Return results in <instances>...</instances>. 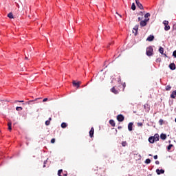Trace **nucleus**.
<instances>
[{
	"mask_svg": "<svg viewBox=\"0 0 176 176\" xmlns=\"http://www.w3.org/2000/svg\"><path fill=\"white\" fill-rule=\"evenodd\" d=\"M8 130L10 131H12V122L11 121L8 122Z\"/></svg>",
	"mask_w": 176,
	"mask_h": 176,
	"instance_id": "obj_14",
	"label": "nucleus"
},
{
	"mask_svg": "<svg viewBox=\"0 0 176 176\" xmlns=\"http://www.w3.org/2000/svg\"><path fill=\"white\" fill-rule=\"evenodd\" d=\"M138 126L140 127L142 126V122H138Z\"/></svg>",
	"mask_w": 176,
	"mask_h": 176,
	"instance_id": "obj_35",
	"label": "nucleus"
},
{
	"mask_svg": "<svg viewBox=\"0 0 176 176\" xmlns=\"http://www.w3.org/2000/svg\"><path fill=\"white\" fill-rule=\"evenodd\" d=\"M166 90H167L168 91L171 90V86L167 85L166 87Z\"/></svg>",
	"mask_w": 176,
	"mask_h": 176,
	"instance_id": "obj_25",
	"label": "nucleus"
},
{
	"mask_svg": "<svg viewBox=\"0 0 176 176\" xmlns=\"http://www.w3.org/2000/svg\"><path fill=\"white\" fill-rule=\"evenodd\" d=\"M61 173H63V169H60L58 171V175L61 176Z\"/></svg>",
	"mask_w": 176,
	"mask_h": 176,
	"instance_id": "obj_28",
	"label": "nucleus"
},
{
	"mask_svg": "<svg viewBox=\"0 0 176 176\" xmlns=\"http://www.w3.org/2000/svg\"><path fill=\"white\" fill-rule=\"evenodd\" d=\"M159 123L162 126V124H163V120H160Z\"/></svg>",
	"mask_w": 176,
	"mask_h": 176,
	"instance_id": "obj_34",
	"label": "nucleus"
},
{
	"mask_svg": "<svg viewBox=\"0 0 176 176\" xmlns=\"http://www.w3.org/2000/svg\"><path fill=\"white\" fill-rule=\"evenodd\" d=\"M122 127L119 126L118 129H121Z\"/></svg>",
	"mask_w": 176,
	"mask_h": 176,
	"instance_id": "obj_49",
	"label": "nucleus"
},
{
	"mask_svg": "<svg viewBox=\"0 0 176 176\" xmlns=\"http://www.w3.org/2000/svg\"><path fill=\"white\" fill-rule=\"evenodd\" d=\"M138 25H135V27L133 28V33L136 36L137 34H138Z\"/></svg>",
	"mask_w": 176,
	"mask_h": 176,
	"instance_id": "obj_5",
	"label": "nucleus"
},
{
	"mask_svg": "<svg viewBox=\"0 0 176 176\" xmlns=\"http://www.w3.org/2000/svg\"><path fill=\"white\" fill-rule=\"evenodd\" d=\"M116 14H118V12H116Z\"/></svg>",
	"mask_w": 176,
	"mask_h": 176,
	"instance_id": "obj_55",
	"label": "nucleus"
},
{
	"mask_svg": "<svg viewBox=\"0 0 176 176\" xmlns=\"http://www.w3.org/2000/svg\"><path fill=\"white\" fill-rule=\"evenodd\" d=\"M109 123L110 124H111V126H115V121H113V120H110Z\"/></svg>",
	"mask_w": 176,
	"mask_h": 176,
	"instance_id": "obj_20",
	"label": "nucleus"
},
{
	"mask_svg": "<svg viewBox=\"0 0 176 176\" xmlns=\"http://www.w3.org/2000/svg\"><path fill=\"white\" fill-rule=\"evenodd\" d=\"M64 176H67V174H65Z\"/></svg>",
	"mask_w": 176,
	"mask_h": 176,
	"instance_id": "obj_50",
	"label": "nucleus"
},
{
	"mask_svg": "<svg viewBox=\"0 0 176 176\" xmlns=\"http://www.w3.org/2000/svg\"><path fill=\"white\" fill-rule=\"evenodd\" d=\"M94 135V128L92 127L89 131V137H91V138H93Z\"/></svg>",
	"mask_w": 176,
	"mask_h": 176,
	"instance_id": "obj_8",
	"label": "nucleus"
},
{
	"mask_svg": "<svg viewBox=\"0 0 176 176\" xmlns=\"http://www.w3.org/2000/svg\"><path fill=\"white\" fill-rule=\"evenodd\" d=\"M131 9L132 10H135V4L134 3H132Z\"/></svg>",
	"mask_w": 176,
	"mask_h": 176,
	"instance_id": "obj_24",
	"label": "nucleus"
},
{
	"mask_svg": "<svg viewBox=\"0 0 176 176\" xmlns=\"http://www.w3.org/2000/svg\"><path fill=\"white\" fill-rule=\"evenodd\" d=\"M164 56H166V54H163Z\"/></svg>",
	"mask_w": 176,
	"mask_h": 176,
	"instance_id": "obj_51",
	"label": "nucleus"
},
{
	"mask_svg": "<svg viewBox=\"0 0 176 176\" xmlns=\"http://www.w3.org/2000/svg\"><path fill=\"white\" fill-rule=\"evenodd\" d=\"M73 86H76L78 89H79V87L80 86V82H75V80H73Z\"/></svg>",
	"mask_w": 176,
	"mask_h": 176,
	"instance_id": "obj_9",
	"label": "nucleus"
},
{
	"mask_svg": "<svg viewBox=\"0 0 176 176\" xmlns=\"http://www.w3.org/2000/svg\"><path fill=\"white\" fill-rule=\"evenodd\" d=\"M18 7L20 8V6L18 5Z\"/></svg>",
	"mask_w": 176,
	"mask_h": 176,
	"instance_id": "obj_53",
	"label": "nucleus"
},
{
	"mask_svg": "<svg viewBox=\"0 0 176 176\" xmlns=\"http://www.w3.org/2000/svg\"><path fill=\"white\" fill-rule=\"evenodd\" d=\"M169 68L170 69H171L172 71H174V69H175V64L174 63H170L169 65Z\"/></svg>",
	"mask_w": 176,
	"mask_h": 176,
	"instance_id": "obj_12",
	"label": "nucleus"
},
{
	"mask_svg": "<svg viewBox=\"0 0 176 176\" xmlns=\"http://www.w3.org/2000/svg\"><path fill=\"white\" fill-rule=\"evenodd\" d=\"M122 146H126V145H127V142H122Z\"/></svg>",
	"mask_w": 176,
	"mask_h": 176,
	"instance_id": "obj_31",
	"label": "nucleus"
},
{
	"mask_svg": "<svg viewBox=\"0 0 176 176\" xmlns=\"http://www.w3.org/2000/svg\"><path fill=\"white\" fill-rule=\"evenodd\" d=\"M145 163H146V164H149V163H151V159L148 158L146 160Z\"/></svg>",
	"mask_w": 176,
	"mask_h": 176,
	"instance_id": "obj_27",
	"label": "nucleus"
},
{
	"mask_svg": "<svg viewBox=\"0 0 176 176\" xmlns=\"http://www.w3.org/2000/svg\"><path fill=\"white\" fill-rule=\"evenodd\" d=\"M163 24H164V25H165V27H164L165 31L170 30V25H168V21H164Z\"/></svg>",
	"mask_w": 176,
	"mask_h": 176,
	"instance_id": "obj_2",
	"label": "nucleus"
},
{
	"mask_svg": "<svg viewBox=\"0 0 176 176\" xmlns=\"http://www.w3.org/2000/svg\"><path fill=\"white\" fill-rule=\"evenodd\" d=\"M173 28L176 30V23L173 25Z\"/></svg>",
	"mask_w": 176,
	"mask_h": 176,
	"instance_id": "obj_44",
	"label": "nucleus"
},
{
	"mask_svg": "<svg viewBox=\"0 0 176 176\" xmlns=\"http://www.w3.org/2000/svg\"><path fill=\"white\" fill-rule=\"evenodd\" d=\"M15 102H24V100H16Z\"/></svg>",
	"mask_w": 176,
	"mask_h": 176,
	"instance_id": "obj_37",
	"label": "nucleus"
},
{
	"mask_svg": "<svg viewBox=\"0 0 176 176\" xmlns=\"http://www.w3.org/2000/svg\"><path fill=\"white\" fill-rule=\"evenodd\" d=\"M164 56H166V54H163Z\"/></svg>",
	"mask_w": 176,
	"mask_h": 176,
	"instance_id": "obj_52",
	"label": "nucleus"
},
{
	"mask_svg": "<svg viewBox=\"0 0 176 176\" xmlns=\"http://www.w3.org/2000/svg\"><path fill=\"white\" fill-rule=\"evenodd\" d=\"M46 101H47V98H44V99L43 100V102H46Z\"/></svg>",
	"mask_w": 176,
	"mask_h": 176,
	"instance_id": "obj_39",
	"label": "nucleus"
},
{
	"mask_svg": "<svg viewBox=\"0 0 176 176\" xmlns=\"http://www.w3.org/2000/svg\"><path fill=\"white\" fill-rule=\"evenodd\" d=\"M156 173L158 175H160V174H164V170L163 169H157Z\"/></svg>",
	"mask_w": 176,
	"mask_h": 176,
	"instance_id": "obj_7",
	"label": "nucleus"
},
{
	"mask_svg": "<svg viewBox=\"0 0 176 176\" xmlns=\"http://www.w3.org/2000/svg\"><path fill=\"white\" fill-rule=\"evenodd\" d=\"M143 21H144V23H147L148 21H149V18H145L144 20H143Z\"/></svg>",
	"mask_w": 176,
	"mask_h": 176,
	"instance_id": "obj_30",
	"label": "nucleus"
},
{
	"mask_svg": "<svg viewBox=\"0 0 176 176\" xmlns=\"http://www.w3.org/2000/svg\"><path fill=\"white\" fill-rule=\"evenodd\" d=\"M46 163H47V160H46V161L44 162L43 167H46Z\"/></svg>",
	"mask_w": 176,
	"mask_h": 176,
	"instance_id": "obj_38",
	"label": "nucleus"
},
{
	"mask_svg": "<svg viewBox=\"0 0 176 176\" xmlns=\"http://www.w3.org/2000/svg\"><path fill=\"white\" fill-rule=\"evenodd\" d=\"M160 162L159 161H155V164H160Z\"/></svg>",
	"mask_w": 176,
	"mask_h": 176,
	"instance_id": "obj_41",
	"label": "nucleus"
},
{
	"mask_svg": "<svg viewBox=\"0 0 176 176\" xmlns=\"http://www.w3.org/2000/svg\"><path fill=\"white\" fill-rule=\"evenodd\" d=\"M56 142V139L53 138L51 140V143L54 144Z\"/></svg>",
	"mask_w": 176,
	"mask_h": 176,
	"instance_id": "obj_32",
	"label": "nucleus"
},
{
	"mask_svg": "<svg viewBox=\"0 0 176 176\" xmlns=\"http://www.w3.org/2000/svg\"><path fill=\"white\" fill-rule=\"evenodd\" d=\"M155 39V36L153 35H150L147 38L146 41L148 42H152Z\"/></svg>",
	"mask_w": 176,
	"mask_h": 176,
	"instance_id": "obj_6",
	"label": "nucleus"
},
{
	"mask_svg": "<svg viewBox=\"0 0 176 176\" xmlns=\"http://www.w3.org/2000/svg\"><path fill=\"white\" fill-rule=\"evenodd\" d=\"M0 101L2 102V101H3V100H2L0 99Z\"/></svg>",
	"mask_w": 176,
	"mask_h": 176,
	"instance_id": "obj_48",
	"label": "nucleus"
},
{
	"mask_svg": "<svg viewBox=\"0 0 176 176\" xmlns=\"http://www.w3.org/2000/svg\"><path fill=\"white\" fill-rule=\"evenodd\" d=\"M154 159L156 160L157 159V155H154Z\"/></svg>",
	"mask_w": 176,
	"mask_h": 176,
	"instance_id": "obj_42",
	"label": "nucleus"
},
{
	"mask_svg": "<svg viewBox=\"0 0 176 176\" xmlns=\"http://www.w3.org/2000/svg\"><path fill=\"white\" fill-rule=\"evenodd\" d=\"M148 142H149L150 144H153L155 142V138L150 137L148 138Z\"/></svg>",
	"mask_w": 176,
	"mask_h": 176,
	"instance_id": "obj_13",
	"label": "nucleus"
},
{
	"mask_svg": "<svg viewBox=\"0 0 176 176\" xmlns=\"http://www.w3.org/2000/svg\"><path fill=\"white\" fill-rule=\"evenodd\" d=\"M49 120H52V118H49Z\"/></svg>",
	"mask_w": 176,
	"mask_h": 176,
	"instance_id": "obj_47",
	"label": "nucleus"
},
{
	"mask_svg": "<svg viewBox=\"0 0 176 176\" xmlns=\"http://www.w3.org/2000/svg\"><path fill=\"white\" fill-rule=\"evenodd\" d=\"M123 87H126V83L123 84Z\"/></svg>",
	"mask_w": 176,
	"mask_h": 176,
	"instance_id": "obj_46",
	"label": "nucleus"
},
{
	"mask_svg": "<svg viewBox=\"0 0 176 176\" xmlns=\"http://www.w3.org/2000/svg\"><path fill=\"white\" fill-rule=\"evenodd\" d=\"M173 144H169L167 148L168 151H170V149H171V148H173Z\"/></svg>",
	"mask_w": 176,
	"mask_h": 176,
	"instance_id": "obj_29",
	"label": "nucleus"
},
{
	"mask_svg": "<svg viewBox=\"0 0 176 176\" xmlns=\"http://www.w3.org/2000/svg\"><path fill=\"white\" fill-rule=\"evenodd\" d=\"M45 124H46V126H49V124H50V121L47 120V121L45 122Z\"/></svg>",
	"mask_w": 176,
	"mask_h": 176,
	"instance_id": "obj_33",
	"label": "nucleus"
},
{
	"mask_svg": "<svg viewBox=\"0 0 176 176\" xmlns=\"http://www.w3.org/2000/svg\"><path fill=\"white\" fill-rule=\"evenodd\" d=\"M33 101L34 100H30V101L28 102V104H31V102H33Z\"/></svg>",
	"mask_w": 176,
	"mask_h": 176,
	"instance_id": "obj_40",
	"label": "nucleus"
},
{
	"mask_svg": "<svg viewBox=\"0 0 176 176\" xmlns=\"http://www.w3.org/2000/svg\"><path fill=\"white\" fill-rule=\"evenodd\" d=\"M160 138L161 140H166V138H167V135L164 133H162L160 135Z\"/></svg>",
	"mask_w": 176,
	"mask_h": 176,
	"instance_id": "obj_16",
	"label": "nucleus"
},
{
	"mask_svg": "<svg viewBox=\"0 0 176 176\" xmlns=\"http://www.w3.org/2000/svg\"><path fill=\"white\" fill-rule=\"evenodd\" d=\"M147 23H146L145 21H141L140 23V27H145Z\"/></svg>",
	"mask_w": 176,
	"mask_h": 176,
	"instance_id": "obj_15",
	"label": "nucleus"
},
{
	"mask_svg": "<svg viewBox=\"0 0 176 176\" xmlns=\"http://www.w3.org/2000/svg\"><path fill=\"white\" fill-rule=\"evenodd\" d=\"M148 17H151V14L149 12H147L145 15H144V19H148Z\"/></svg>",
	"mask_w": 176,
	"mask_h": 176,
	"instance_id": "obj_22",
	"label": "nucleus"
},
{
	"mask_svg": "<svg viewBox=\"0 0 176 176\" xmlns=\"http://www.w3.org/2000/svg\"><path fill=\"white\" fill-rule=\"evenodd\" d=\"M61 127H62V129H65V127H67V123L63 122L61 124Z\"/></svg>",
	"mask_w": 176,
	"mask_h": 176,
	"instance_id": "obj_21",
	"label": "nucleus"
},
{
	"mask_svg": "<svg viewBox=\"0 0 176 176\" xmlns=\"http://www.w3.org/2000/svg\"><path fill=\"white\" fill-rule=\"evenodd\" d=\"M116 14H118V12H116Z\"/></svg>",
	"mask_w": 176,
	"mask_h": 176,
	"instance_id": "obj_54",
	"label": "nucleus"
},
{
	"mask_svg": "<svg viewBox=\"0 0 176 176\" xmlns=\"http://www.w3.org/2000/svg\"><path fill=\"white\" fill-rule=\"evenodd\" d=\"M128 130L129 131H133V122H130L128 124Z\"/></svg>",
	"mask_w": 176,
	"mask_h": 176,
	"instance_id": "obj_11",
	"label": "nucleus"
},
{
	"mask_svg": "<svg viewBox=\"0 0 176 176\" xmlns=\"http://www.w3.org/2000/svg\"><path fill=\"white\" fill-rule=\"evenodd\" d=\"M153 138H154V141H159V134L156 133Z\"/></svg>",
	"mask_w": 176,
	"mask_h": 176,
	"instance_id": "obj_17",
	"label": "nucleus"
},
{
	"mask_svg": "<svg viewBox=\"0 0 176 176\" xmlns=\"http://www.w3.org/2000/svg\"><path fill=\"white\" fill-rule=\"evenodd\" d=\"M159 52H160V53H161V54H163V53L164 52V48L160 47L159 49Z\"/></svg>",
	"mask_w": 176,
	"mask_h": 176,
	"instance_id": "obj_19",
	"label": "nucleus"
},
{
	"mask_svg": "<svg viewBox=\"0 0 176 176\" xmlns=\"http://www.w3.org/2000/svg\"><path fill=\"white\" fill-rule=\"evenodd\" d=\"M8 17H9V19H13V14L12 12H10L8 14Z\"/></svg>",
	"mask_w": 176,
	"mask_h": 176,
	"instance_id": "obj_23",
	"label": "nucleus"
},
{
	"mask_svg": "<svg viewBox=\"0 0 176 176\" xmlns=\"http://www.w3.org/2000/svg\"><path fill=\"white\" fill-rule=\"evenodd\" d=\"M175 96H176V91H173L172 92V94L170 95V98H175Z\"/></svg>",
	"mask_w": 176,
	"mask_h": 176,
	"instance_id": "obj_18",
	"label": "nucleus"
},
{
	"mask_svg": "<svg viewBox=\"0 0 176 176\" xmlns=\"http://www.w3.org/2000/svg\"><path fill=\"white\" fill-rule=\"evenodd\" d=\"M16 111H22L23 110V107H16Z\"/></svg>",
	"mask_w": 176,
	"mask_h": 176,
	"instance_id": "obj_26",
	"label": "nucleus"
},
{
	"mask_svg": "<svg viewBox=\"0 0 176 176\" xmlns=\"http://www.w3.org/2000/svg\"><path fill=\"white\" fill-rule=\"evenodd\" d=\"M25 60H28V58L27 57L26 55H25Z\"/></svg>",
	"mask_w": 176,
	"mask_h": 176,
	"instance_id": "obj_45",
	"label": "nucleus"
},
{
	"mask_svg": "<svg viewBox=\"0 0 176 176\" xmlns=\"http://www.w3.org/2000/svg\"><path fill=\"white\" fill-rule=\"evenodd\" d=\"M136 5L139 8H140L141 10H144V6H142V4L140 3L139 0H135Z\"/></svg>",
	"mask_w": 176,
	"mask_h": 176,
	"instance_id": "obj_3",
	"label": "nucleus"
},
{
	"mask_svg": "<svg viewBox=\"0 0 176 176\" xmlns=\"http://www.w3.org/2000/svg\"><path fill=\"white\" fill-rule=\"evenodd\" d=\"M173 56H175L176 58V50L173 52Z\"/></svg>",
	"mask_w": 176,
	"mask_h": 176,
	"instance_id": "obj_36",
	"label": "nucleus"
},
{
	"mask_svg": "<svg viewBox=\"0 0 176 176\" xmlns=\"http://www.w3.org/2000/svg\"><path fill=\"white\" fill-rule=\"evenodd\" d=\"M117 120L118 122H123V120H124V116H123L122 114H120L117 116Z\"/></svg>",
	"mask_w": 176,
	"mask_h": 176,
	"instance_id": "obj_4",
	"label": "nucleus"
},
{
	"mask_svg": "<svg viewBox=\"0 0 176 176\" xmlns=\"http://www.w3.org/2000/svg\"><path fill=\"white\" fill-rule=\"evenodd\" d=\"M141 20H142V18L139 17V18H138V21H141Z\"/></svg>",
	"mask_w": 176,
	"mask_h": 176,
	"instance_id": "obj_43",
	"label": "nucleus"
},
{
	"mask_svg": "<svg viewBox=\"0 0 176 176\" xmlns=\"http://www.w3.org/2000/svg\"><path fill=\"white\" fill-rule=\"evenodd\" d=\"M146 54L147 56H152L153 54V48L152 47H148L146 49Z\"/></svg>",
	"mask_w": 176,
	"mask_h": 176,
	"instance_id": "obj_1",
	"label": "nucleus"
},
{
	"mask_svg": "<svg viewBox=\"0 0 176 176\" xmlns=\"http://www.w3.org/2000/svg\"><path fill=\"white\" fill-rule=\"evenodd\" d=\"M111 91L114 94H119V91L116 90V89H115V87L111 88Z\"/></svg>",
	"mask_w": 176,
	"mask_h": 176,
	"instance_id": "obj_10",
	"label": "nucleus"
}]
</instances>
